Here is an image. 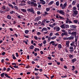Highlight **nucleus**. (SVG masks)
I'll use <instances>...</instances> for the list:
<instances>
[{
  "instance_id": "f257e3e1",
  "label": "nucleus",
  "mask_w": 79,
  "mask_h": 79,
  "mask_svg": "<svg viewBox=\"0 0 79 79\" xmlns=\"http://www.w3.org/2000/svg\"><path fill=\"white\" fill-rule=\"evenodd\" d=\"M65 23L66 24H68V23H69V24H72L73 23V22L71 20H69V18H66L65 20Z\"/></svg>"
},
{
  "instance_id": "f03ea898",
  "label": "nucleus",
  "mask_w": 79,
  "mask_h": 79,
  "mask_svg": "<svg viewBox=\"0 0 79 79\" xmlns=\"http://www.w3.org/2000/svg\"><path fill=\"white\" fill-rule=\"evenodd\" d=\"M57 12L58 13H60V14H61V15H65V14H64V12L62 10H58L57 11Z\"/></svg>"
},
{
  "instance_id": "7ed1b4c3",
  "label": "nucleus",
  "mask_w": 79,
  "mask_h": 79,
  "mask_svg": "<svg viewBox=\"0 0 79 79\" xmlns=\"http://www.w3.org/2000/svg\"><path fill=\"white\" fill-rule=\"evenodd\" d=\"M40 18H41V16H38L36 17L34 20L35 21H39V20L40 19Z\"/></svg>"
},
{
  "instance_id": "20e7f679",
  "label": "nucleus",
  "mask_w": 79,
  "mask_h": 79,
  "mask_svg": "<svg viewBox=\"0 0 79 79\" xmlns=\"http://www.w3.org/2000/svg\"><path fill=\"white\" fill-rule=\"evenodd\" d=\"M67 4L68 2H66L65 3H64L62 6V9H64L65 8H66V6H67Z\"/></svg>"
},
{
  "instance_id": "39448f33",
  "label": "nucleus",
  "mask_w": 79,
  "mask_h": 79,
  "mask_svg": "<svg viewBox=\"0 0 79 79\" xmlns=\"http://www.w3.org/2000/svg\"><path fill=\"white\" fill-rule=\"evenodd\" d=\"M27 11H29V12H32V13H34V10L32 8L31 9H28L27 10Z\"/></svg>"
},
{
  "instance_id": "423d86ee",
  "label": "nucleus",
  "mask_w": 79,
  "mask_h": 79,
  "mask_svg": "<svg viewBox=\"0 0 79 79\" xmlns=\"http://www.w3.org/2000/svg\"><path fill=\"white\" fill-rule=\"evenodd\" d=\"M74 35H71L70 37H68L69 40H73V39H74Z\"/></svg>"
},
{
  "instance_id": "0eeeda50",
  "label": "nucleus",
  "mask_w": 79,
  "mask_h": 79,
  "mask_svg": "<svg viewBox=\"0 0 79 79\" xmlns=\"http://www.w3.org/2000/svg\"><path fill=\"white\" fill-rule=\"evenodd\" d=\"M27 3L28 5H30L32 6V4H34V2L29 1L27 2Z\"/></svg>"
},
{
  "instance_id": "6e6552de",
  "label": "nucleus",
  "mask_w": 79,
  "mask_h": 79,
  "mask_svg": "<svg viewBox=\"0 0 79 79\" xmlns=\"http://www.w3.org/2000/svg\"><path fill=\"white\" fill-rule=\"evenodd\" d=\"M40 2H41V3L42 5H45L46 3L44 1V0H40Z\"/></svg>"
},
{
  "instance_id": "1a4fd4ad",
  "label": "nucleus",
  "mask_w": 79,
  "mask_h": 79,
  "mask_svg": "<svg viewBox=\"0 0 79 79\" xmlns=\"http://www.w3.org/2000/svg\"><path fill=\"white\" fill-rule=\"evenodd\" d=\"M47 31V28L46 27H44L41 30L42 32H43L44 31Z\"/></svg>"
},
{
  "instance_id": "9d476101",
  "label": "nucleus",
  "mask_w": 79,
  "mask_h": 79,
  "mask_svg": "<svg viewBox=\"0 0 79 79\" xmlns=\"http://www.w3.org/2000/svg\"><path fill=\"white\" fill-rule=\"evenodd\" d=\"M69 49H70V50H70V52H73L74 51V49L73 48V47H71V46H70L69 47Z\"/></svg>"
},
{
  "instance_id": "9b49d317",
  "label": "nucleus",
  "mask_w": 79,
  "mask_h": 79,
  "mask_svg": "<svg viewBox=\"0 0 79 79\" xmlns=\"http://www.w3.org/2000/svg\"><path fill=\"white\" fill-rule=\"evenodd\" d=\"M58 48H59V49H61L62 48V45L61 44H59L58 45Z\"/></svg>"
},
{
  "instance_id": "f8f14e48",
  "label": "nucleus",
  "mask_w": 79,
  "mask_h": 79,
  "mask_svg": "<svg viewBox=\"0 0 79 79\" xmlns=\"http://www.w3.org/2000/svg\"><path fill=\"white\" fill-rule=\"evenodd\" d=\"M70 27H71V28H73V29H75V28H76V26L75 25H70Z\"/></svg>"
},
{
  "instance_id": "ddd939ff",
  "label": "nucleus",
  "mask_w": 79,
  "mask_h": 79,
  "mask_svg": "<svg viewBox=\"0 0 79 79\" xmlns=\"http://www.w3.org/2000/svg\"><path fill=\"white\" fill-rule=\"evenodd\" d=\"M69 41H66V45H67V47H69Z\"/></svg>"
},
{
  "instance_id": "4468645a",
  "label": "nucleus",
  "mask_w": 79,
  "mask_h": 79,
  "mask_svg": "<svg viewBox=\"0 0 79 79\" xmlns=\"http://www.w3.org/2000/svg\"><path fill=\"white\" fill-rule=\"evenodd\" d=\"M4 76L6 77H7V78H10L11 77H10V76H8V74L6 73H5Z\"/></svg>"
},
{
  "instance_id": "2eb2a0df",
  "label": "nucleus",
  "mask_w": 79,
  "mask_h": 79,
  "mask_svg": "<svg viewBox=\"0 0 79 79\" xmlns=\"http://www.w3.org/2000/svg\"><path fill=\"white\" fill-rule=\"evenodd\" d=\"M73 15H77V10L73 11Z\"/></svg>"
},
{
  "instance_id": "dca6fc26",
  "label": "nucleus",
  "mask_w": 79,
  "mask_h": 79,
  "mask_svg": "<svg viewBox=\"0 0 79 79\" xmlns=\"http://www.w3.org/2000/svg\"><path fill=\"white\" fill-rule=\"evenodd\" d=\"M76 1H73L72 4V5L74 6L76 4Z\"/></svg>"
},
{
  "instance_id": "f3484780",
  "label": "nucleus",
  "mask_w": 79,
  "mask_h": 79,
  "mask_svg": "<svg viewBox=\"0 0 79 79\" xmlns=\"http://www.w3.org/2000/svg\"><path fill=\"white\" fill-rule=\"evenodd\" d=\"M7 18L8 19H11V17L10 15H8L7 16Z\"/></svg>"
},
{
  "instance_id": "a211bd4d",
  "label": "nucleus",
  "mask_w": 79,
  "mask_h": 79,
  "mask_svg": "<svg viewBox=\"0 0 79 79\" xmlns=\"http://www.w3.org/2000/svg\"><path fill=\"white\" fill-rule=\"evenodd\" d=\"M64 27L65 29L69 28V25H68V24L65 25L64 24Z\"/></svg>"
},
{
  "instance_id": "6ab92c4d",
  "label": "nucleus",
  "mask_w": 79,
  "mask_h": 79,
  "mask_svg": "<svg viewBox=\"0 0 79 79\" xmlns=\"http://www.w3.org/2000/svg\"><path fill=\"white\" fill-rule=\"evenodd\" d=\"M53 3H54V2H53V1H52L48 3V5H52Z\"/></svg>"
},
{
  "instance_id": "aec40b11",
  "label": "nucleus",
  "mask_w": 79,
  "mask_h": 79,
  "mask_svg": "<svg viewBox=\"0 0 79 79\" xmlns=\"http://www.w3.org/2000/svg\"><path fill=\"white\" fill-rule=\"evenodd\" d=\"M77 38L75 37V44L76 45H77Z\"/></svg>"
},
{
  "instance_id": "412c9836",
  "label": "nucleus",
  "mask_w": 79,
  "mask_h": 79,
  "mask_svg": "<svg viewBox=\"0 0 79 79\" xmlns=\"http://www.w3.org/2000/svg\"><path fill=\"white\" fill-rule=\"evenodd\" d=\"M60 27L62 29H65L64 24L61 25Z\"/></svg>"
},
{
  "instance_id": "4be33fe9",
  "label": "nucleus",
  "mask_w": 79,
  "mask_h": 79,
  "mask_svg": "<svg viewBox=\"0 0 79 79\" xmlns=\"http://www.w3.org/2000/svg\"><path fill=\"white\" fill-rule=\"evenodd\" d=\"M77 60L76 59V58L75 59H73L72 60V63H74L75 61H76Z\"/></svg>"
},
{
  "instance_id": "5701e85b",
  "label": "nucleus",
  "mask_w": 79,
  "mask_h": 79,
  "mask_svg": "<svg viewBox=\"0 0 79 79\" xmlns=\"http://www.w3.org/2000/svg\"><path fill=\"white\" fill-rule=\"evenodd\" d=\"M72 8V5L69 4L68 6V8L69 9H71Z\"/></svg>"
},
{
  "instance_id": "b1692460",
  "label": "nucleus",
  "mask_w": 79,
  "mask_h": 79,
  "mask_svg": "<svg viewBox=\"0 0 79 79\" xmlns=\"http://www.w3.org/2000/svg\"><path fill=\"white\" fill-rule=\"evenodd\" d=\"M56 38V36H53L51 38V39H52V40H54Z\"/></svg>"
},
{
  "instance_id": "393cba45",
  "label": "nucleus",
  "mask_w": 79,
  "mask_h": 79,
  "mask_svg": "<svg viewBox=\"0 0 79 79\" xmlns=\"http://www.w3.org/2000/svg\"><path fill=\"white\" fill-rule=\"evenodd\" d=\"M46 11H47V12L48 11H49L50 10V7H48L46 8Z\"/></svg>"
},
{
  "instance_id": "a878e982",
  "label": "nucleus",
  "mask_w": 79,
  "mask_h": 79,
  "mask_svg": "<svg viewBox=\"0 0 79 79\" xmlns=\"http://www.w3.org/2000/svg\"><path fill=\"white\" fill-rule=\"evenodd\" d=\"M72 35H74L76 36V32H72Z\"/></svg>"
},
{
  "instance_id": "bb28decb",
  "label": "nucleus",
  "mask_w": 79,
  "mask_h": 79,
  "mask_svg": "<svg viewBox=\"0 0 79 79\" xmlns=\"http://www.w3.org/2000/svg\"><path fill=\"white\" fill-rule=\"evenodd\" d=\"M21 10L22 11H23V12H24V13H26V10L24 9H21Z\"/></svg>"
},
{
  "instance_id": "cd10ccee",
  "label": "nucleus",
  "mask_w": 79,
  "mask_h": 79,
  "mask_svg": "<svg viewBox=\"0 0 79 79\" xmlns=\"http://www.w3.org/2000/svg\"><path fill=\"white\" fill-rule=\"evenodd\" d=\"M14 8L15 9V10H18V7L17 6H14Z\"/></svg>"
},
{
  "instance_id": "c85d7f7f",
  "label": "nucleus",
  "mask_w": 79,
  "mask_h": 79,
  "mask_svg": "<svg viewBox=\"0 0 79 79\" xmlns=\"http://www.w3.org/2000/svg\"><path fill=\"white\" fill-rule=\"evenodd\" d=\"M60 29V27H57V28H56V31H59Z\"/></svg>"
},
{
  "instance_id": "c756f323",
  "label": "nucleus",
  "mask_w": 79,
  "mask_h": 79,
  "mask_svg": "<svg viewBox=\"0 0 79 79\" xmlns=\"http://www.w3.org/2000/svg\"><path fill=\"white\" fill-rule=\"evenodd\" d=\"M74 44H75L74 41H72V43L70 44L71 46H73L74 45H75Z\"/></svg>"
},
{
  "instance_id": "7c9ffc66",
  "label": "nucleus",
  "mask_w": 79,
  "mask_h": 79,
  "mask_svg": "<svg viewBox=\"0 0 79 79\" xmlns=\"http://www.w3.org/2000/svg\"><path fill=\"white\" fill-rule=\"evenodd\" d=\"M8 5L9 6H10V7H11L12 8H14L13 6L12 5H11V4H8Z\"/></svg>"
},
{
  "instance_id": "2f4dec72",
  "label": "nucleus",
  "mask_w": 79,
  "mask_h": 79,
  "mask_svg": "<svg viewBox=\"0 0 79 79\" xmlns=\"http://www.w3.org/2000/svg\"><path fill=\"white\" fill-rule=\"evenodd\" d=\"M78 22V20H75L73 21L74 23H75L76 24H77V23Z\"/></svg>"
},
{
  "instance_id": "473e14b6",
  "label": "nucleus",
  "mask_w": 79,
  "mask_h": 79,
  "mask_svg": "<svg viewBox=\"0 0 79 79\" xmlns=\"http://www.w3.org/2000/svg\"><path fill=\"white\" fill-rule=\"evenodd\" d=\"M34 46L32 45H31L29 47V48L30 49H33V48H34Z\"/></svg>"
},
{
  "instance_id": "72a5a7b5",
  "label": "nucleus",
  "mask_w": 79,
  "mask_h": 79,
  "mask_svg": "<svg viewBox=\"0 0 79 79\" xmlns=\"http://www.w3.org/2000/svg\"><path fill=\"white\" fill-rule=\"evenodd\" d=\"M29 32V30H26L25 31V34H28V32Z\"/></svg>"
},
{
  "instance_id": "f704fd0d",
  "label": "nucleus",
  "mask_w": 79,
  "mask_h": 79,
  "mask_svg": "<svg viewBox=\"0 0 79 79\" xmlns=\"http://www.w3.org/2000/svg\"><path fill=\"white\" fill-rule=\"evenodd\" d=\"M56 5H57V6H59V1H57L56 2Z\"/></svg>"
},
{
  "instance_id": "c9c22d12",
  "label": "nucleus",
  "mask_w": 79,
  "mask_h": 79,
  "mask_svg": "<svg viewBox=\"0 0 79 79\" xmlns=\"http://www.w3.org/2000/svg\"><path fill=\"white\" fill-rule=\"evenodd\" d=\"M5 74V73H2L1 74V76L2 77H4V75Z\"/></svg>"
},
{
  "instance_id": "e433bc0d",
  "label": "nucleus",
  "mask_w": 79,
  "mask_h": 79,
  "mask_svg": "<svg viewBox=\"0 0 79 79\" xmlns=\"http://www.w3.org/2000/svg\"><path fill=\"white\" fill-rule=\"evenodd\" d=\"M32 5H33L34 6L36 7L37 6V4H36V3H34V2H33V4Z\"/></svg>"
},
{
  "instance_id": "4c0bfd02",
  "label": "nucleus",
  "mask_w": 79,
  "mask_h": 79,
  "mask_svg": "<svg viewBox=\"0 0 79 79\" xmlns=\"http://www.w3.org/2000/svg\"><path fill=\"white\" fill-rule=\"evenodd\" d=\"M6 6H3L2 7V9H3V10H5L6 9Z\"/></svg>"
},
{
  "instance_id": "58836bf2",
  "label": "nucleus",
  "mask_w": 79,
  "mask_h": 79,
  "mask_svg": "<svg viewBox=\"0 0 79 79\" xmlns=\"http://www.w3.org/2000/svg\"><path fill=\"white\" fill-rule=\"evenodd\" d=\"M26 5V4L24 3H21L20 4V6H25Z\"/></svg>"
},
{
  "instance_id": "ea45409f",
  "label": "nucleus",
  "mask_w": 79,
  "mask_h": 79,
  "mask_svg": "<svg viewBox=\"0 0 79 79\" xmlns=\"http://www.w3.org/2000/svg\"><path fill=\"white\" fill-rule=\"evenodd\" d=\"M21 3H26V1L24 0H22V1L21 2Z\"/></svg>"
},
{
  "instance_id": "a19ab883",
  "label": "nucleus",
  "mask_w": 79,
  "mask_h": 79,
  "mask_svg": "<svg viewBox=\"0 0 79 79\" xmlns=\"http://www.w3.org/2000/svg\"><path fill=\"white\" fill-rule=\"evenodd\" d=\"M16 16L18 17V18L21 19V17L20 16V15H19L18 14H17Z\"/></svg>"
},
{
  "instance_id": "79ce46f5",
  "label": "nucleus",
  "mask_w": 79,
  "mask_h": 79,
  "mask_svg": "<svg viewBox=\"0 0 79 79\" xmlns=\"http://www.w3.org/2000/svg\"><path fill=\"white\" fill-rule=\"evenodd\" d=\"M59 18L60 19H64V18L61 17V16H59Z\"/></svg>"
},
{
  "instance_id": "37998d69",
  "label": "nucleus",
  "mask_w": 79,
  "mask_h": 79,
  "mask_svg": "<svg viewBox=\"0 0 79 79\" xmlns=\"http://www.w3.org/2000/svg\"><path fill=\"white\" fill-rule=\"evenodd\" d=\"M12 56H13V57H12V58H13V59H14V60H16V57H15V56L14 55V54H13V55H12Z\"/></svg>"
},
{
  "instance_id": "c03bdc74",
  "label": "nucleus",
  "mask_w": 79,
  "mask_h": 79,
  "mask_svg": "<svg viewBox=\"0 0 79 79\" xmlns=\"http://www.w3.org/2000/svg\"><path fill=\"white\" fill-rule=\"evenodd\" d=\"M10 14H13V13H15V11H12L10 12Z\"/></svg>"
},
{
  "instance_id": "a18cd8bd",
  "label": "nucleus",
  "mask_w": 79,
  "mask_h": 79,
  "mask_svg": "<svg viewBox=\"0 0 79 79\" xmlns=\"http://www.w3.org/2000/svg\"><path fill=\"white\" fill-rule=\"evenodd\" d=\"M50 39H51V38H50V37H49L47 41L49 42L50 41Z\"/></svg>"
},
{
  "instance_id": "49530a36",
  "label": "nucleus",
  "mask_w": 79,
  "mask_h": 79,
  "mask_svg": "<svg viewBox=\"0 0 79 79\" xmlns=\"http://www.w3.org/2000/svg\"><path fill=\"white\" fill-rule=\"evenodd\" d=\"M43 43L44 44H46V43H47V41H46V40H44L43 42Z\"/></svg>"
},
{
  "instance_id": "de8ad7c7",
  "label": "nucleus",
  "mask_w": 79,
  "mask_h": 79,
  "mask_svg": "<svg viewBox=\"0 0 79 79\" xmlns=\"http://www.w3.org/2000/svg\"><path fill=\"white\" fill-rule=\"evenodd\" d=\"M63 40H69L68 37V38H67V37L64 38H63Z\"/></svg>"
},
{
  "instance_id": "09e8293b",
  "label": "nucleus",
  "mask_w": 79,
  "mask_h": 79,
  "mask_svg": "<svg viewBox=\"0 0 79 79\" xmlns=\"http://www.w3.org/2000/svg\"><path fill=\"white\" fill-rule=\"evenodd\" d=\"M34 37L35 40H37V39H38V37H37V36H34Z\"/></svg>"
},
{
  "instance_id": "8fccbe9b",
  "label": "nucleus",
  "mask_w": 79,
  "mask_h": 79,
  "mask_svg": "<svg viewBox=\"0 0 79 79\" xmlns=\"http://www.w3.org/2000/svg\"><path fill=\"white\" fill-rule=\"evenodd\" d=\"M55 44L54 41H52L50 43V44Z\"/></svg>"
},
{
  "instance_id": "3c124183",
  "label": "nucleus",
  "mask_w": 79,
  "mask_h": 79,
  "mask_svg": "<svg viewBox=\"0 0 79 79\" xmlns=\"http://www.w3.org/2000/svg\"><path fill=\"white\" fill-rule=\"evenodd\" d=\"M10 69L9 68H8L7 70H6V72H8L9 71H10Z\"/></svg>"
},
{
  "instance_id": "603ef678",
  "label": "nucleus",
  "mask_w": 79,
  "mask_h": 79,
  "mask_svg": "<svg viewBox=\"0 0 79 79\" xmlns=\"http://www.w3.org/2000/svg\"><path fill=\"white\" fill-rule=\"evenodd\" d=\"M61 77L62 78H64V77H67V76L65 75L64 76H61Z\"/></svg>"
},
{
  "instance_id": "864d4df0",
  "label": "nucleus",
  "mask_w": 79,
  "mask_h": 79,
  "mask_svg": "<svg viewBox=\"0 0 79 79\" xmlns=\"http://www.w3.org/2000/svg\"><path fill=\"white\" fill-rule=\"evenodd\" d=\"M42 43H41L40 44H38V45L39 46H40V47H42Z\"/></svg>"
},
{
  "instance_id": "5fc2aeb1",
  "label": "nucleus",
  "mask_w": 79,
  "mask_h": 79,
  "mask_svg": "<svg viewBox=\"0 0 79 79\" xmlns=\"http://www.w3.org/2000/svg\"><path fill=\"white\" fill-rule=\"evenodd\" d=\"M77 9V8H76V7L75 6H74L73 8V9L74 10H76V9Z\"/></svg>"
},
{
  "instance_id": "6e6d98bb",
  "label": "nucleus",
  "mask_w": 79,
  "mask_h": 79,
  "mask_svg": "<svg viewBox=\"0 0 79 79\" xmlns=\"http://www.w3.org/2000/svg\"><path fill=\"white\" fill-rule=\"evenodd\" d=\"M77 8H78V10H79V4H78L77 5Z\"/></svg>"
},
{
  "instance_id": "4d7b16f0",
  "label": "nucleus",
  "mask_w": 79,
  "mask_h": 79,
  "mask_svg": "<svg viewBox=\"0 0 79 79\" xmlns=\"http://www.w3.org/2000/svg\"><path fill=\"white\" fill-rule=\"evenodd\" d=\"M69 58H71L72 57H73V55H71V54H70L69 56Z\"/></svg>"
},
{
  "instance_id": "13d9d810",
  "label": "nucleus",
  "mask_w": 79,
  "mask_h": 79,
  "mask_svg": "<svg viewBox=\"0 0 79 79\" xmlns=\"http://www.w3.org/2000/svg\"><path fill=\"white\" fill-rule=\"evenodd\" d=\"M72 68H73V69H72V70L73 71H74V69H75V67H74V66H72Z\"/></svg>"
},
{
  "instance_id": "bf43d9fd",
  "label": "nucleus",
  "mask_w": 79,
  "mask_h": 79,
  "mask_svg": "<svg viewBox=\"0 0 79 79\" xmlns=\"http://www.w3.org/2000/svg\"><path fill=\"white\" fill-rule=\"evenodd\" d=\"M53 33H50L49 35V36L50 37H52V35H53Z\"/></svg>"
},
{
  "instance_id": "052dcab7",
  "label": "nucleus",
  "mask_w": 79,
  "mask_h": 79,
  "mask_svg": "<svg viewBox=\"0 0 79 79\" xmlns=\"http://www.w3.org/2000/svg\"><path fill=\"white\" fill-rule=\"evenodd\" d=\"M49 26L50 27H54L53 25H52L51 24H49Z\"/></svg>"
},
{
  "instance_id": "680f3d73",
  "label": "nucleus",
  "mask_w": 79,
  "mask_h": 79,
  "mask_svg": "<svg viewBox=\"0 0 79 79\" xmlns=\"http://www.w3.org/2000/svg\"><path fill=\"white\" fill-rule=\"evenodd\" d=\"M14 68H18L19 67L17 65H15L14 66Z\"/></svg>"
},
{
  "instance_id": "e2e57ef3",
  "label": "nucleus",
  "mask_w": 79,
  "mask_h": 79,
  "mask_svg": "<svg viewBox=\"0 0 79 79\" xmlns=\"http://www.w3.org/2000/svg\"><path fill=\"white\" fill-rule=\"evenodd\" d=\"M37 15H40V12L39 11H37Z\"/></svg>"
},
{
  "instance_id": "0e129e2a",
  "label": "nucleus",
  "mask_w": 79,
  "mask_h": 79,
  "mask_svg": "<svg viewBox=\"0 0 79 79\" xmlns=\"http://www.w3.org/2000/svg\"><path fill=\"white\" fill-rule=\"evenodd\" d=\"M60 60L61 61H63V58H60Z\"/></svg>"
},
{
  "instance_id": "69168bd1",
  "label": "nucleus",
  "mask_w": 79,
  "mask_h": 79,
  "mask_svg": "<svg viewBox=\"0 0 79 79\" xmlns=\"http://www.w3.org/2000/svg\"><path fill=\"white\" fill-rule=\"evenodd\" d=\"M42 6V5H39L38 6V8H40Z\"/></svg>"
},
{
  "instance_id": "338daca9",
  "label": "nucleus",
  "mask_w": 79,
  "mask_h": 79,
  "mask_svg": "<svg viewBox=\"0 0 79 79\" xmlns=\"http://www.w3.org/2000/svg\"><path fill=\"white\" fill-rule=\"evenodd\" d=\"M37 35H40V34H41V33L40 32H37Z\"/></svg>"
},
{
  "instance_id": "774afa93",
  "label": "nucleus",
  "mask_w": 79,
  "mask_h": 79,
  "mask_svg": "<svg viewBox=\"0 0 79 79\" xmlns=\"http://www.w3.org/2000/svg\"><path fill=\"white\" fill-rule=\"evenodd\" d=\"M46 21H47V19H44V20L42 21V23H45V22Z\"/></svg>"
}]
</instances>
